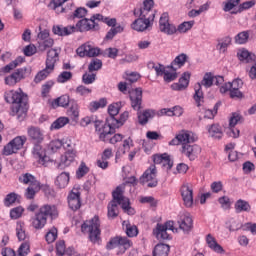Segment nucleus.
Listing matches in <instances>:
<instances>
[{
    "label": "nucleus",
    "instance_id": "nucleus-12",
    "mask_svg": "<svg viewBox=\"0 0 256 256\" xmlns=\"http://www.w3.org/2000/svg\"><path fill=\"white\" fill-rule=\"evenodd\" d=\"M32 155L34 159H37L39 165H43L44 167H47V163L51 161L49 156H47V151L45 150V148H43L41 143L34 144V147L32 149Z\"/></svg>",
    "mask_w": 256,
    "mask_h": 256
},
{
    "label": "nucleus",
    "instance_id": "nucleus-14",
    "mask_svg": "<svg viewBox=\"0 0 256 256\" xmlns=\"http://www.w3.org/2000/svg\"><path fill=\"white\" fill-rule=\"evenodd\" d=\"M154 20V18L149 16H143L140 14L139 18L136 19L132 24L131 27L134 29V31L143 32L147 31L149 27H151V22Z\"/></svg>",
    "mask_w": 256,
    "mask_h": 256
},
{
    "label": "nucleus",
    "instance_id": "nucleus-47",
    "mask_svg": "<svg viewBox=\"0 0 256 256\" xmlns=\"http://www.w3.org/2000/svg\"><path fill=\"white\" fill-rule=\"evenodd\" d=\"M91 123H94V127H97V123H99L97 116H86L80 120L81 127H87L88 125H91Z\"/></svg>",
    "mask_w": 256,
    "mask_h": 256
},
{
    "label": "nucleus",
    "instance_id": "nucleus-40",
    "mask_svg": "<svg viewBox=\"0 0 256 256\" xmlns=\"http://www.w3.org/2000/svg\"><path fill=\"white\" fill-rule=\"evenodd\" d=\"M187 59H189L187 54L182 53V54L178 55L171 63V68L174 70H176L177 68L181 69V67H183V65H185V63H187ZM175 67H177V68H175Z\"/></svg>",
    "mask_w": 256,
    "mask_h": 256
},
{
    "label": "nucleus",
    "instance_id": "nucleus-37",
    "mask_svg": "<svg viewBox=\"0 0 256 256\" xmlns=\"http://www.w3.org/2000/svg\"><path fill=\"white\" fill-rule=\"evenodd\" d=\"M153 161L156 165L163 163L164 165H168V169L173 167V162L169 159V155L167 154H156L153 156Z\"/></svg>",
    "mask_w": 256,
    "mask_h": 256
},
{
    "label": "nucleus",
    "instance_id": "nucleus-13",
    "mask_svg": "<svg viewBox=\"0 0 256 256\" xmlns=\"http://www.w3.org/2000/svg\"><path fill=\"white\" fill-rule=\"evenodd\" d=\"M183 205L188 209L193 208L195 205L193 201V186L189 184H184L180 189Z\"/></svg>",
    "mask_w": 256,
    "mask_h": 256
},
{
    "label": "nucleus",
    "instance_id": "nucleus-56",
    "mask_svg": "<svg viewBox=\"0 0 256 256\" xmlns=\"http://www.w3.org/2000/svg\"><path fill=\"white\" fill-rule=\"evenodd\" d=\"M69 105V96L62 95L56 100H54L55 107H67Z\"/></svg>",
    "mask_w": 256,
    "mask_h": 256
},
{
    "label": "nucleus",
    "instance_id": "nucleus-43",
    "mask_svg": "<svg viewBox=\"0 0 256 256\" xmlns=\"http://www.w3.org/2000/svg\"><path fill=\"white\" fill-rule=\"evenodd\" d=\"M16 235L18 241H25L27 239V233L25 232V222L19 221L16 224Z\"/></svg>",
    "mask_w": 256,
    "mask_h": 256
},
{
    "label": "nucleus",
    "instance_id": "nucleus-27",
    "mask_svg": "<svg viewBox=\"0 0 256 256\" xmlns=\"http://www.w3.org/2000/svg\"><path fill=\"white\" fill-rule=\"evenodd\" d=\"M59 61V51L57 49H50L47 52L46 66L50 70L55 69V64Z\"/></svg>",
    "mask_w": 256,
    "mask_h": 256
},
{
    "label": "nucleus",
    "instance_id": "nucleus-48",
    "mask_svg": "<svg viewBox=\"0 0 256 256\" xmlns=\"http://www.w3.org/2000/svg\"><path fill=\"white\" fill-rule=\"evenodd\" d=\"M24 61L25 59H23V57L16 58L14 61H12L3 68L4 73H9V71H13V69L19 67V65H21V63H23Z\"/></svg>",
    "mask_w": 256,
    "mask_h": 256
},
{
    "label": "nucleus",
    "instance_id": "nucleus-60",
    "mask_svg": "<svg viewBox=\"0 0 256 256\" xmlns=\"http://www.w3.org/2000/svg\"><path fill=\"white\" fill-rule=\"evenodd\" d=\"M63 147V142L61 140H52L48 146L49 150L52 151V153H57L59 149Z\"/></svg>",
    "mask_w": 256,
    "mask_h": 256
},
{
    "label": "nucleus",
    "instance_id": "nucleus-10",
    "mask_svg": "<svg viewBox=\"0 0 256 256\" xmlns=\"http://www.w3.org/2000/svg\"><path fill=\"white\" fill-rule=\"evenodd\" d=\"M27 143V136H17L13 140H11L8 144H6L3 148V155L9 156L17 153V151H21L23 149V145Z\"/></svg>",
    "mask_w": 256,
    "mask_h": 256
},
{
    "label": "nucleus",
    "instance_id": "nucleus-33",
    "mask_svg": "<svg viewBox=\"0 0 256 256\" xmlns=\"http://www.w3.org/2000/svg\"><path fill=\"white\" fill-rule=\"evenodd\" d=\"M131 147H133V140L131 138H127L123 141L122 146H120L116 152V159L123 157L125 153H129L131 151Z\"/></svg>",
    "mask_w": 256,
    "mask_h": 256
},
{
    "label": "nucleus",
    "instance_id": "nucleus-62",
    "mask_svg": "<svg viewBox=\"0 0 256 256\" xmlns=\"http://www.w3.org/2000/svg\"><path fill=\"white\" fill-rule=\"evenodd\" d=\"M194 24H195L194 21L183 22L178 26L177 31H179V33H187V31L192 29Z\"/></svg>",
    "mask_w": 256,
    "mask_h": 256
},
{
    "label": "nucleus",
    "instance_id": "nucleus-4",
    "mask_svg": "<svg viewBox=\"0 0 256 256\" xmlns=\"http://www.w3.org/2000/svg\"><path fill=\"white\" fill-rule=\"evenodd\" d=\"M59 217V208L55 204H44L31 218V225L34 229H43L47 225V219L52 221Z\"/></svg>",
    "mask_w": 256,
    "mask_h": 256
},
{
    "label": "nucleus",
    "instance_id": "nucleus-17",
    "mask_svg": "<svg viewBox=\"0 0 256 256\" xmlns=\"http://www.w3.org/2000/svg\"><path fill=\"white\" fill-rule=\"evenodd\" d=\"M68 206L72 211L81 209V191H79V188H73L69 193Z\"/></svg>",
    "mask_w": 256,
    "mask_h": 256
},
{
    "label": "nucleus",
    "instance_id": "nucleus-44",
    "mask_svg": "<svg viewBox=\"0 0 256 256\" xmlns=\"http://www.w3.org/2000/svg\"><path fill=\"white\" fill-rule=\"evenodd\" d=\"M122 226L124 229H126V234L128 237H137L139 233L137 226L129 224L128 221H124L122 223Z\"/></svg>",
    "mask_w": 256,
    "mask_h": 256
},
{
    "label": "nucleus",
    "instance_id": "nucleus-11",
    "mask_svg": "<svg viewBox=\"0 0 256 256\" xmlns=\"http://www.w3.org/2000/svg\"><path fill=\"white\" fill-rule=\"evenodd\" d=\"M140 183L147 185V187H157L159 181L157 180V167L151 165L140 178Z\"/></svg>",
    "mask_w": 256,
    "mask_h": 256
},
{
    "label": "nucleus",
    "instance_id": "nucleus-54",
    "mask_svg": "<svg viewBox=\"0 0 256 256\" xmlns=\"http://www.w3.org/2000/svg\"><path fill=\"white\" fill-rule=\"evenodd\" d=\"M102 67H103V62H101V60L97 58H94L92 59V61L88 66V71L90 73H93V71H99V69H101Z\"/></svg>",
    "mask_w": 256,
    "mask_h": 256
},
{
    "label": "nucleus",
    "instance_id": "nucleus-59",
    "mask_svg": "<svg viewBox=\"0 0 256 256\" xmlns=\"http://www.w3.org/2000/svg\"><path fill=\"white\" fill-rule=\"evenodd\" d=\"M87 15V9L83 7L76 8L73 14L71 15L72 19H83Z\"/></svg>",
    "mask_w": 256,
    "mask_h": 256
},
{
    "label": "nucleus",
    "instance_id": "nucleus-34",
    "mask_svg": "<svg viewBox=\"0 0 256 256\" xmlns=\"http://www.w3.org/2000/svg\"><path fill=\"white\" fill-rule=\"evenodd\" d=\"M69 0H51L48 7L52 11H55L57 15H60V13H65V8L63 7L64 3H67Z\"/></svg>",
    "mask_w": 256,
    "mask_h": 256
},
{
    "label": "nucleus",
    "instance_id": "nucleus-6",
    "mask_svg": "<svg viewBox=\"0 0 256 256\" xmlns=\"http://www.w3.org/2000/svg\"><path fill=\"white\" fill-rule=\"evenodd\" d=\"M100 227L99 216H94L91 220L82 224L81 231L82 233H88L91 243H99L101 241Z\"/></svg>",
    "mask_w": 256,
    "mask_h": 256
},
{
    "label": "nucleus",
    "instance_id": "nucleus-21",
    "mask_svg": "<svg viewBox=\"0 0 256 256\" xmlns=\"http://www.w3.org/2000/svg\"><path fill=\"white\" fill-rule=\"evenodd\" d=\"M25 75H27V68H19L13 74L5 78V83L13 87V85H17L21 79H25Z\"/></svg>",
    "mask_w": 256,
    "mask_h": 256
},
{
    "label": "nucleus",
    "instance_id": "nucleus-29",
    "mask_svg": "<svg viewBox=\"0 0 256 256\" xmlns=\"http://www.w3.org/2000/svg\"><path fill=\"white\" fill-rule=\"evenodd\" d=\"M153 0H145L143 3V7L140 9V14L142 17H151L152 19H155V12H153Z\"/></svg>",
    "mask_w": 256,
    "mask_h": 256
},
{
    "label": "nucleus",
    "instance_id": "nucleus-9",
    "mask_svg": "<svg viewBox=\"0 0 256 256\" xmlns=\"http://www.w3.org/2000/svg\"><path fill=\"white\" fill-rule=\"evenodd\" d=\"M116 129L117 127L111 124V118H107L106 123L101 120H98V122H96L95 130L100 141H109V137H111V135L115 133Z\"/></svg>",
    "mask_w": 256,
    "mask_h": 256
},
{
    "label": "nucleus",
    "instance_id": "nucleus-15",
    "mask_svg": "<svg viewBox=\"0 0 256 256\" xmlns=\"http://www.w3.org/2000/svg\"><path fill=\"white\" fill-rule=\"evenodd\" d=\"M76 53L79 55V57H97V55L101 53V50L87 42L78 47Z\"/></svg>",
    "mask_w": 256,
    "mask_h": 256
},
{
    "label": "nucleus",
    "instance_id": "nucleus-8",
    "mask_svg": "<svg viewBox=\"0 0 256 256\" xmlns=\"http://www.w3.org/2000/svg\"><path fill=\"white\" fill-rule=\"evenodd\" d=\"M103 19V15L94 14L90 19L83 18L76 23V31L86 33V31H98L99 23Z\"/></svg>",
    "mask_w": 256,
    "mask_h": 256
},
{
    "label": "nucleus",
    "instance_id": "nucleus-1",
    "mask_svg": "<svg viewBox=\"0 0 256 256\" xmlns=\"http://www.w3.org/2000/svg\"><path fill=\"white\" fill-rule=\"evenodd\" d=\"M195 141H197V135L195 133L182 130L174 139L169 142V145L181 144L183 155L188 157L190 161H195V159H197L201 153V147H199V145H190V143H195Z\"/></svg>",
    "mask_w": 256,
    "mask_h": 256
},
{
    "label": "nucleus",
    "instance_id": "nucleus-63",
    "mask_svg": "<svg viewBox=\"0 0 256 256\" xmlns=\"http://www.w3.org/2000/svg\"><path fill=\"white\" fill-rule=\"evenodd\" d=\"M15 201H17V194H15V192H12V193L6 195V197L4 199V205H5V207H11V205H13V203H15Z\"/></svg>",
    "mask_w": 256,
    "mask_h": 256
},
{
    "label": "nucleus",
    "instance_id": "nucleus-64",
    "mask_svg": "<svg viewBox=\"0 0 256 256\" xmlns=\"http://www.w3.org/2000/svg\"><path fill=\"white\" fill-rule=\"evenodd\" d=\"M45 237L47 243H54V241H56L57 239V228L53 227L52 229H50Z\"/></svg>",
    "mask_w": 256,
    "mask_h": 256
},
{
    "label": "nucleus",
    "instance_id": "nucleus-36",
    "mask_svg": "<svg viewBox=\"0 0 256 256\" xmlns=\"http://www.w3.org/2000/svg\"><path fill=\"white\" fill-rule=\"evenodd\" d=\"M110 118V123L113 125V127H116L119 129V127H123L125 125V121L129 119V112L125 111L120 115V118L117 119L115 117H109Z\"/></svg>",
    "mask_w": 256,
    "mask_h": 256
},
{
    "label": "nucleus",
    "instance_id": "nucleus-31",
    "mask_svg": "<svg viewBox=\"0 0 256 256\" xmlns=\"http://www.w3.org/2000/svg\"><path fill=\"white\" fill-rule=\"evenodd\" d=\"M167 231L168 230L163 227V224H157L156 229H154L153 233L159 241H165L171 239V234H169V232Z\"/></svg>",
    "mask_w": 256,
    "mask_h": 256
},
{
    "label": "nucleus",
    "instance_id": "nucleus-58",
    "mask_svg": "<svg viewBox=\"0 0 256 256\" xmlns=\"http://www.w3.org/2000/svg\"><path fill=\"white\" fill-rule=\"evenodd\" d=\"M87 173H89V167H87V164H85V162H81L78 170L76 171V177L78 179H81V177H85Z\"/></svg>",
    "mask_w": 256,
    "mask_h": 256
},
{
    "label": "nucleus",
    "instance_id": "nucleus-23",
    "mask_svg": "<svg viewBox=\"0 0 256 256\" xmlns=\"http://www.w3.org/2000/svg\"><path fill=\"white\" fill-rule=\"evenodd\" d=\"M130 101L134 111L141 109V103L143 101V90L136 88L130 92Z\"/></svg>",
    "mask_w": 256,
    "mask_h": 256
},
{
    "label": "nucleus",
    "instance_id": "nucleus-57",
    "mask_svg": "<svg viewBox=\"0 0 256 256\" xmlns=\"http://www.w3.org/2000/svg\"><path fill=\"white\" fill-rule=\"evenodd\" d=\"M56 253L59 256L64 255L65 253L67 255H71V252L69 253V250L65 249V241L61 240L56 243Z\"/></svg>",
    "mask_w": 256,
    "mask_h": 256
},
{
    "label": "nucleus",
    "instance_id": "nucleus-18",
    "mask_svg": "<svg viewBox=\"0 0 256 256\" xmlns=\"http://www.w3.org/2000/svg\"><path fill=\"white\" fill-rule=\"evenodd\" d=\"M160 31L162 33H166L167 35H173L177 33V28L175 25L169 23V14L163 13L160 17L159 21Z\"/></svg>",
    "mask_w": 256,
    "mask_h": 256
},
{
    "label": "nucleus",
    "instance_id": "nucleus-55",
    "mask_svg": "<svg viewBox=\"0 0 256 256\" xmlns=\"http://www.w3.org/2000/svg\"><path fill=\"white\" fill-rule=\"evenodd\" d=\"M119 111H121V102L113 103L108 107V113L110 117L119 115Z\"/></svg>",
    "mask_w": 256,
    "mask_h": 256
},
{
    "label": "nucleus",
    "instance_id": "nucleus-3",
    "mask_svg": "<svg viewBox=\"0 0 256 256\" xmlns=\"http://www.w3.org/2000/svg\"><path fill=\"white\" fill-rule=\"evenodd\" d=\"M113 200L108 204V217L115 219L119 215V206L123 209L124 213L128 215H135V209L131 207L129 198L123 196V187L118 186L112 193Z\"/></svg>",
    "mask_w": 256,
    "mask_h": 256
},
{
    "label": "nucleus",
    "instance_id": "nucleus-22",
    "mask_svg": "<svg viewBox=\"0 0 256 256\" xmlns=\"http://www.w3.org/2000/svg\"><path fill=\"white\" fill-rule=\"evenodd\" d=\"M31 249V246L29 245V242H24L20 245L18 249V254H15V250L11 248H5L2 250L3 256H27L29 255V251Z\"/></svg>",
    "mask_w": 256,
    "mask_h": 256
},
{
    "label": "nucleus",
    "instance_id": "nucleus-52",
    "mask_svg": "<svg viewBox=\"0 0 256 256\" xmlns=\"http://www.w3.org/2000/svg\"><path fill=\"white\" fill-rule=\"evenodd\" d=\"M247 41H249V31L240 32L235 37V42L238 43V45H244Z\"/></svg>",
    "mask_w": 256,
    "mask_h": 256
},
{
    "label": "nucleus",
    "instance_id": "nucleus-26",
    "mask_svg": "<svg viewBox=\"0 0 256 256\" xmlns=\"http://www.w3.org/2000/svg\"><path fill=\"white\" fill-rule=\"evenodd\" d=\"M191 79L190 72H184L178 83H174L171 85V89L173 91H183L189 87V80Z\"/></svg>",
    "mask_w": 256,
    "mask_h": 256
},
{
    "label": "nucleus",
    "instance_id": "nucleus-30",
    "mask_svg": "<svg viewBox=\"0 0 256 256\" xmlns=\"http://www.w3.org/2000/svg\"><path fill=\"white\" fill-rule=\"evenodd\" d=\"M241 87H243V80L241 79H236L233 80L232 83H222V86H220V93H227V91H229V89H236V90H240Z\"/></svg>",
    "mask_w": 256,
    "mask_h": 256
},
{
    "label": "nucleus",
    "instance_id": "nucleus-2",
    "mask_svg": "<svg viewBox=\"0 0 256 256\" xmlns=\"http://www.w3.org/2000/svg\"><path fill=\"white\" fill-rule=\"evenodd\" d=\"M5 100L7 103H12V115H17L19 121H23L27 117V111H29L28 99L27 95L21 90L6 92Z\"/></svg>",
    "mask_w": 256,
    "mask_h": 256
},
{
    "label": "nucleus",
    "instance_id": "nucleus-39",
    "mask_svg": "<svg viewBox=\"0 0 256 256\" xmlns=\"http://www.w3.org/2000/svg\"><path fill=\"white\" fill-rule=\"evenodd\" d=\"M234 209L236 213H249V211H251V205L249 204V202L239 199L238 201H236Z\"/></svg>",
    "mask_w": 256,
    "mask_h": 256
},
{
    "label": "nucleus",
    "instance_id": "nucleus-7",
    "mask_svg": "<svg viewBox=\"0 0 256 256\" xmlns=\"http://www.w3.org/2000/svg\"><path fill=\"white\" fill-rule=\"evenodd\" d=\"M19 181L24 183V185H29L24 194L26 199H35V195L41 191V183L29 173L20 176Z\"/></svg>",
    "mask_w": 256,
    "mask_h": 256
},
{
    "label": "nucleus",
    "instance_id": "nucleus-41",
    "mask_svg": "<svg viewBox=\"0 0 256 256\" xmlns=\"http://www.w3.org/2000/svg\"><path fill=\"white\" fill-rule=\"evenodd\" d=\"M208 133L213 139H221L223 137V129L218 124H213L208 128Z\"/></svg>",
    "mask_w": 256,
    "mask_h": 256
},
{
    "label": "nucleus",
    "instance_id": "nucleus-5",
    "mask_svg": "<svg viewBox=\"0 0 256 256\" xmlns=\"http://www.w3.org/2000/svg\"><path fill=\"white\" fill-rule=\"evenodd\" d=\"M225 83V79L223 76H213L211 73H206L201 81V83H197L194 86V100L196 102L197 107H201V103H203V90L202 86L206 87V89H209L212 85H217L219 89H221V86Z\"/></svg>",
    "mask_w": 256,
    "mask_h": 256
},
{
    "label": "nucleus",
    "instance_id": "nucleus-49",
    "mask_svg": "<svg viewBox=\"0 0 256 256\" xmlns=\"http://www.w3.org/2000/svg\"><path fill=\"white\" fill-rule=\"evenodd\" d=\"M53 70L49 69L47 66L44 70L37 73L34 78V82L41 83V81H45L46 77H49V74L52 73Z\"/></svg>",
    "mask_w": 256,
    "mask_h": 256
},
{
    "label": "nucleus",
    "instance_id": "nucleus-38",
    "mask_svg": "<svg viewBox=\"0 0 256 256\" xmlns=\"http://www.w3.org/2000/svg\"><path fill=\"white\" fill-rule=\"evenodd\" d=\"M237 55H238V59L240 61H242V63H251V62L255 61L254 54L251 52H248L245 49L239 50Z\"/></svg>",
    "mask_w": 256,
    "mask_h": 256
},
{
    "label": "nucleus",
    "instance_id": "nucleus-24",
    "mask_svg": "<svg viewBox=\"0 0 256 256\" xmlns=\"http://www.w3.org/2000/svg\"><path fill=\"white\" fill-rule=\"evenodd\" d=\"M54 35H59V37H67L69 35H73V33H77L76 26H62L57 25L52 28Z\"/></svg>",
    "mask_w": 256,
    "mask_h": 256
},
{
    "label": "nucleus",
    "instance_id": "nucleus-53",
    "mask_svg": "<svg viewBox=\"0 0 256 256\" xmlns=\"http://www.w3.org/2000/svg\"><path fill=\"white\" fill-rule=\"evenodd\" d=\"M67 123H69V118L60 117L52 123L51 129H61L62 127H65Z\"/></svg>",
    "mask_w": 256,
    "mask_h": 256
},
{
    "label": "nucleus",
    "instance_id": "nucleus-42",
    "mask_svg": "<svg viewBox=\"0 0 256 256\" xmlns=\"http://www.w3.org/2000/svg\"><path fill=\"white\" fill-rule=\"evenodd\" d=\"M170 247L167 244H157L153 250V256H168Z\"/></svg>",
    "mask_w": 256,
    "mask_h": 256
},
{
    "label": "nucleus",
    "instance_id": "nucleus-35",
    "mask_svg": "<svg viewBox=\"0 0 256 256\" xmlns=\"http://www.w3.org/2000/svg\"><path fill=\"white\" fill-rule=\"evenodd\" d=\"M69 173L62 172L59 176H57L55 185L58 189H65L69 185Z\"/></svg>",
    "mask_w": 256,
    "mask_h": 256
},
{
    "label": "nucleus",
    "instance_id": "nucleus-46",
    "mask_svg": "<svg viewBox=\"0 0 256 256\" xmlns=\"http://www.w3.org/2000/svg\"><path fill=\"white\" fill-rule=\"evenodd\" d=\"M107 106V99L101 98L99 101H93L89 104V109L92 113H95L98 109H103Z\"/></svg>",
    "mask_w": 256,
    "mask_h": 256
},
{
    "label": "nucleus",
    "instance_id": "nucleus-19",
    "mask_svg": "<svg viewBox=\"0 0 256 256\" xmlns=\"http://www.w3.org/2000/svg\"><path fill=\"white\" fill-rule=\"evenodd\" d=\"M179 228L184 231V233H189L193 229V218L191 214L187 212L180 213L178 219Z\"/></svg>",
    "mask_w": 256,
    "mask_h": 256
},
{
    "label": "nucleus",
    "instance_id": "nucleus-45",
    "mask_svg": "<svg viewBox=\"0 0 256 256\" xmlns=\"http://www.w3.org/2000/svg\"><path fill=\"white\" fill-rule=\"evenodd\" d=\"M162 113H165L168 117H181L183 115V108L181 106H175L172 109H163Z\"/></svg>",
    "mask_w": 256,
    "mask_h": 256
},
{
    "label": "nucleus",
    "instance_id": "nucleus-50",
    "mask_svg": "<svg viewBox=\"0 0 256 256\" xmlns=\"http://www.w3.org/2000/svg\"><path fill=\"white\" fill-rule=\"evenodd\" d=\"M229 45H231V37L226 36L219 41V43L217 45V49H219V51L221 53H225V51H227V47H229Z\"/></svg>",
    "mask_w": 256,
    "mask_h": 256
},
{
    "label": "nucleus",
    "instance_id": "nucleus-32",
    "mask_svg": "<svg viewBox=\"0 0 256 256\" xmlns=\"http://www.w3.org/2000/svg\"><path fill=\"white\" fill-rule=\"evenodd\" d=\"M155 117V110L147 109L143 112H138V122L140 125H147L149 119Z\"/></svg>",
    "mask_w": 256,
    "mask_h": 256
},
{
    "label": "nucleus",
    "instance_id": "nucleus-61",
    "mask_svg": "<svg viewBox=\"0 0 256 256\" xmlns=\"http://www.w3.org/2000/svg\"><path fill=\"white\" fill-rule=\"evenodd\" d=\"M72 77H73V73L63 71L58 76L57 81H58V83H67V81H71Z\"/></svg>",
    "mask_w": 256,
    "mask_h": 256
},
{
    "label": "nucleus",
    "instance_id": "nucleus-51",
    "mask_svg": "<svg viewBox=\"0 0 256 256\" xmlns=\"http://www.w3.org/2000/svg\"><path fill=\"white\" fill-rule=\"evenodd\" d=\"M67 113L71 119H79V104L76 102L72 103Z\"/></svg>",
    "mask_w": 256,
    "mask_h": 256
},
{
    "label": "nucleus",
    "instance_id": "nucleus-25",
    "mask_svg": "<svg viewBox=\"0 0 256 256\" xmlns=\"http://www.w3.org/2000/svg\"><path fill=\"white\" fill-rule=\"evenodd\" d=\"M75 157H77L76 152L73 150H68L64 155L61 156L57 167L59 169H65L66 167H69L71 163L75 161Z\"/></svg>",
    "mask_w": 256,
    "mask_h": 256
},
{
    "label": "nucleus",
    "instance_id": "nucleus-20",
    "mask_svg": "<svg viewBox=\"0 0 256 256\" xmlns=\"http://www.w3.org/2000/svg\"><path fill=\"white\" fill-rule=\"evenodd\" d=\"M28 137L33 143V145L38 144V143H43L45 141V134L43 133V130L39 127L32 126L28 128Z\"/></svg>",
    "mask_w": 256,
    "mask_h": 256
},
{
    "label": "nucleus",
    "instance_id": "nucleus-16",
    "mask_svg": "<svg viewBox=\"0 0 256 256\" xmlns=\"http://www.w3.org/2000/svg\"><path fill=\"white\" fill-rule=\"evenodd\" d=\"M133 243L127 237L116 236L111 238L106 245V249H115V247H123V249H129Z\"/></svg>",
    "mask_w": 256,
    "mask_h": 256
},
{
    "label": "nucleus",
    "instance_id": "nucleus-28",
    "mask_svg": "<svg viewBox=\"0 0 256 256\" xmlns=\"http://www.w3.org/2000/svg\"><path fill=\"white\" fill-rule=\"evenodd\" d=\"M206 243L209 249H211L215 253H219L220 255H223L225 253V249H223V247L219 245V243H217V239H215L213 235L208 234L206 236Z\"/></svg>",
    "mask_w": 256,
    "mask_h": 256
}]
</instances>
